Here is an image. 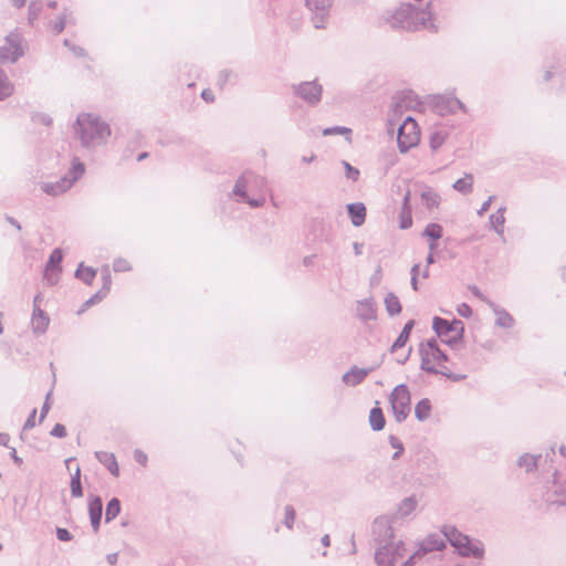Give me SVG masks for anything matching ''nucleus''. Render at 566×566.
I'll use <instances>...</instances> for the list:
<instances>
[{
  "label": "nucleus",
  "instance_id": "nucleus-1",
  "mask_svg": "<svg viewBox=\"0 0 566 566\" xmlns=\"http://www.w3.org/2000/svg\"><path fill=\"white\" fill-rule=\"evenodd\" d=\"M75 133L84 146H96L109 137L111 129L96 116L81 114L76 120Z\"/></svg>",
  "mask_w": 566,
  "mask_h": 566
},
{
  "label": "nucleus",
  "instance_id": "nucleus-2",
  "mask_svg": "<svg viewBox=\"0 0 566 566\" xmlns=\"http://www.w3.org/2000/svg\"><path fill=\"white\" fill-rule=\"evenodd\" d=\"M421 368L432 373H444L447 370V357L440 350L434 340H426L419 346Z\"/></svg>",
  "mask_w": 566,
  "mask_h": 566
},
{
  "label": "nucleus",
  "instance_id": "nucleus-3",
  "mask_svg": "<svg viewBox=\"0 0 566 566\" xmlns=\"http://www.w3.org/2000/svg\"><path fill=\"white\" fill-rule=\"evenodd\" d=\"M415 555L406 552L401 542H391L380 548L376 554V560L379 566H409Z\"/></svg>",
  "mask_w": 566,
  "mask_h": 566
},
{
  "label": "nucleus",
  "instance_id": "nucleus-4",
  "mask_svg": "<svg viewBox=\"0 0 566 566\" xmlns=\"http://www.w3.org/2000/svg\"><path fill=\"white\" fill-rule=\"evenodd\" d=\"M446 537L451 545L458 549L462 556H473L481 558L484 549L479 542L471 541L467 535L460 533L453 526H446L443 530Z\"/></svg>",
  "mask_w": 566,
  "mask_h": 566
},
{
  "label": "nucleus",
  "instance_id": "nucleus-5",
  "mask_svg": "<svg viewBox=\"0 0 566 566\" xmlns=\"http://www.w3.org/2000/svg\"><path fill=\"white\" fill-rule=\"evenodd\" d=\"M432 328L438 337L447 344H455L462 339L464 333V325L459 319H444L441 317H433Z\"/></svg>",
  "mask_w": 566,
  "mask_h": 566
},
{
  "label": "nucleus",
  "instance_id": "nucleus-6",
  "mask_svg": "<svg viewBox=\"0 0 566 566\" xmlns=\"http://www.w3.org/2000/svg\"><path fill=\"white\" fill-rule=\"evenodd\" d=\"M389 403L394 418L397 422H402L410 413L411 397L406 385L396 386L389 395Z\"/></svg>",
  "mask_w": 566,
  "mask_h": 566
},
{
  "label": "nucleus",
  "instance_id": "nucleus-7",
  "mask_svg": "<svg viewBox=\"0 0 566 566\" xmlns=\"http://www.w3.org/2000/svg\"><path fill=\"white\" fill-rule=\"evenodd\" d=\"M421 139V130L418 123L407 117L398 129V147L401 153L408 151L410 148L416 147Z\"/></svg>",
  "mask_w": 566,
  "mask_h": 566
},
{
  "label": "nucleus",
  "instance_id": "nucleus-8",
  "mask_svg": "<svg viewBox=\"0 0 566 566\" xmlns=\"http://www.w3.org/2000/svg\"><path fill=\"white\" fill-rule=\"evenodd\" d=\"M84 166L80 163L73 165L70 170L71 177H63L55 184L44 182L42 185V190L50 196H59L69 190L72 185L83 175Z\"/></svg>",
  "mask_w": 566,
  "mask_h": 566
},
{
  "label": "nucleus",
  "instance_id": "nucleus-9",
  "mask_svg": "<svg viewBox=\"0 0 566 566\" xmlns=\"http://www.w3.org/2000/svg\"><path fill=\"white\" fill-rule=\"evenodd\" d=\"M24 53L21 38L18 33H10L0 46V65L14 63Z\"/></svg>",
  "mask_w": 566,
  "mask_h": 566
},
{
  "label": "nucleus",
  "instance_id": "nucleus-10",
  "mask_svg": "<svg viewBox=\"0 0 566 566\" xmlns=\"http://www.w3.org/2000/svg\"><path fill=\"white\" fill-rule=\"evenodd\" d=\"M265 186L264 180L251 174H245L235 184L234 193L249 199L248 192H256Z\"/></svg>",
  "mask_w": 566,
  "mask_h": 566
},
{
  "label": "nucleus",
  "instance_id": "nucleus-11",
  "mask_svg": "<svg viewBox=\"0 0 566 566\" xmlns=\"http://www.w3.org/2000/svg\"><path fill=\"white\" fill-rule=\"evenodd\" d=\"M416 13V9L411 6L400 8L391 15L389 23L395 29L410 30L413 28L412 18Z\"/></svg>",
  "mask_w": 566,
  "mask_h": 566
},
{
  "label": "nucleus",
  "instance_id": "nucleus-12",
  "mask_svg": "<svg viewBox=\"0 0 566 566\" xmlns=\"http://www.w3.org/2000/svg\"><path fill=\"white\" fill-rule=\"evenodd\" d=\"M43 301L42 295H36L34 297V310L31 318L32 328L35 333H44L50 324L49 315L40 308L41 302Z\"/></svg>",
  "mask_w": 566,
  "mask_h": 566
},
{
  "label": "nucleus",
  "instance_id": "nucleus-13",
  "mask_svg": "<svg viewBox=\"0 0 566 566\" xmlns=\"http://www.w3.org/2000/svg\"><path fill=\"white\" fill-rule=\"evenodd\" d=\"M63 255L61 250L56 249L52 251L45 269V277L54 283L60 272V263L62 262Z\"/></svg>",
  "mask_w": 566,
  "mask_h": 566
},
{
  "label": "nucleus",
  "instance_id": "nucleus-14",
  "mask_svg": "<svg viewBox=\"0 0 566 566\" xmlns=\"http://www.w3.org/2000/svg\"><path fill=\"white\" fill-rule=\"evenodd\" d=\"M298 94L310 103L319 101L322 87L315 82H306L300 85Z\"/></svg>",
  "mask_w": 566,
  "mask_h": 566
},
{
  "label": "nucleus",
  "instance_id": "nucleus-15",
  "mask_svg": "<svg viewBox=\"0 0 566 566\" xmlns=\"http://www.w3.org/2000/svg\"><path fill=\"white\" fill-rule=\"evenodd\" d=\"M102 511H103V503L99 497L92 499L88 502V513L92 526L94 531H97L101 524L102 518Z\"/></svg>",
  "mask_w": 566,
  "mask_h": 566
},
{
  "label": "nucleus",
  "instance_id": "nucleus-16",
  "mask_svg": "<svg viewBox=\"0 0 566 566\" xmlns=\"http://www.w3.org/2000/svg\"><path fill=\"white\" fill-rule=\"evenodd\" d=\"M356 316L364 319H374L376 317V311L374 303L369 300L359 301L355 305Z\"/></svg>",
  "mask_w": 566,
  "mask_h": 566
},
{
  "label": "nucleus",
  "instance_id": "nucleus-17",
  "mask_svg": "<svg viewBox=\"0 0 566 566\" xmlns=\"http://www.w3.org/2000/svg\"><path fill=\"white\" fill-rule=\"evenodd\" d=\"M347 210L355 227H359L365 222L366 219V207L361 202L350 203L347 206Z\"/></svg>",
  "mask_w": 566,
  "mask_h": 566
},
{
  "label": "nucleus",
  "instance_id": "nucleus-18",
  "mask_svg": "<svg viewBox=\"0 0 566 566\" xmlns=\"http://www.w3.org/2000/svg\"><path fill=\"white\" fill-rule=\"evenodd\" d=\"M368 420L374 431H381L385 428L386 419L379 402L370 410Z\"/></svg>",
  "mask_w": 566,
  "mask_h": 566
},
{
  "label": "nucleus",
  "instance_id": "nucleus-19",
  "mask_svg": "<svg viewBox=\"0 0 566 566\" xmlns=\"http://www.w3.org/2000/svg\"><path fill=\"white\" fill-rule=\"evenodd\" d=\"M368 373L367 369L353 367L343 376V380L348 386H357L367 377Z\"/></svg>",
  "mask_w": 566,
  "mask_h": 566
},
{
  "label": "nucleus",
  "instance_id": "nucleus-20",
  "mask_svg": "<svg viewBox=\"0 0 566 566\" xmlns=\"http://www.w3.org/2000/svg\"><path fill=\"white\" fill-rule=\"evenodd\" d=\"M421 201L428 209H437L440 205V196L431 188L421 192Z\"/></svg>",
  "mask_w": 566,
  "mask_h": 566
},
{
  "label": "nucleus",
  "instance_id": "nucleus-21",
  "mask_svg": "<svg viewBox=\"0 0 566 566\" xmlns=\"http://www.w3.org/2000/svg\"><path fill=\"white\" fill-rule=\"evenodd\" d=\"M423 235L430 240V249L437 245V241L442 237V227L437 223H430L426 227Z\"/></svg>",
  "mask_w": 566,
  "mask_h": 566
},
{
  "label": "nucleus",
  "instance_id": "nucleus-22",
  "mask_svg": "<svg viewBox=\"0 0 566 566\" xmlns=\"http://www.w3.org/2000/svg\"><path fill=\"white\" fill-rule=\"evenodd\" d=\"M99 461L109 470V472L118 476L119 475V465L117 463V460L113 453L103 452L99 455Z\"/></svg>",
  "mask_w": 566,
  "mask_h": 566
},
{
  "label": "nucleus",
  "instance_id": "nucleus-23",
  "mask_svg": "<svg viewBox=\"0 0 566 566\" xmlns=\"http://www.w3.org/2000/svg\"><path fill=\"white\" fill-rule=\"evenodd\" d=\"M431 413V403L428 399L420 400L415 408V415L418 420L422 421L429 418Z\"/></svg>",
  "mask_w": 566,
  "mask_h": 566
},
{
  "label": "nucleus",
  "instance_id": "nucleus-24",
  "mask_svg": "<svg viewBox=\"0 0 566 566\" xmlns=\"http://www.w3.org/2000/svg\"><path fill=\"white\" fill-rule=\"evenodd\" d=\"M448 138V132L446 129H439L432 133L430 136V146L432 149L441 147Z\"/></svg>",
  "mask_w": 566,
  "mask_h": 566
},
{
  "label": "nucleus",
  "instance_id": "nucleus-25",
  "mask_svg": "<svg viewBox=\"0 0 566 566\" xmlns=\"http://www.w3.org/2000/svg\"><path fill=\"white\" fill-rule=\"evenodd\" d=\"M385 305L390 315L398 314L401 311L399 298L394 294H388L385 298Z\"/></svg>",
  "mask_w": 566,
  "mask_h": 566
},
{
  "label": "nucleus",
  "instance_id": "nucleus-26",
  "mask_svg": "<svg viewBox=\"0 0 566 566\" xmlns=\"http://www.w3.org/2000/svg\"><path fill=\"white\" fill-rule=\"evenodd\" d=\"M71 492L72 495L75 497L82 496V486H81V470L77 467L74 474H72L71 479Z\"/></svg>",
  "mask_w": 566,
  "mask_h": 566
},
{
  "label": "nucleus",
  "instance_id": "nucleus-27",
  "mask_svg": "<svg viewBox=\"0 0 566 566\" xmlns=\"http://www.w3.org/2000/svg\"><path fill=\"white\" fill-rule=\"evenodd\" d=\"M473 186V177L472 175H465L464 177L458 179L453 188L461 192H469L472 189Z\"/></svg>",
  "mask_w": 566,
  "mask_h": 566
},
{
  "label": "nucleus",
  "instance_id": "nucleus-28",
  "mask_svg": "<svg viewBox=\"0 0 566 566\" xmlns=\"http://www.w3.org/2000/svg\"><path fill=\"white\" fill-rule=\"evenodd\" d=\"M95 271L88 266L80 265L76 271V276L83 282L91 284L95 277Z\"/></svg>",
  "mask_w": 566,
  "mask_h": 566
},
{
  "label": "nucleus",
  "instance_id": "nucleus-29",
  "mask_svg": "<svg viewBox=\"0 0 566 566\" xmlns=\"http://www.w3.org/2000/svg\"><path fill=\"white\" fill-rule=\"evenodd\" d=\"M120 512V503L117 499H113L108 502L107 506H106V513H105V516H106V521H112L114 520Z\"/></svg>",
  "mask_w": 566,
  "mask_h": 566
},
{
  "label": "nucleus",
  "instance_id": "nucleus-30",
  "mask_svg": "<svg viewBox=\"0 0 566 566\" xmlns=\"http://www.w3.org/2000/svg\"><path fill=\"white\" fill-rule=\"evenodd\" d=\"M13 93V85L6 76H0V99L11 96Z\"/></svg>",
  "mask_w": 566,
  "mask_h": 566
},
{
  "label": "nucleus",
  "instance_id": "nucleus-31",
  "mask_svg": "<svg viewBox=\"0 0 566 566\" xmlns=\"http://www.w3.org/2000/svg\"><path fill=\"white\" fill-rule=\"evenodd\" d=\"M322 134H323V136L343 135V136H347L349 138V135L352 134V129L347 128V127L336 126V127H332V128H325Z\"/></svg>",
  "mask_w": 566,
  "mask_h": 566
},
{
  "label": "nucleus",
  "instance_id": "nucleus-32",
  "mask_svg": "<svg viewBox=\"0 0 566 566\" xmlns=\"http://www.w3.org/2000/svg\"><path fill=\"white\" fill-rule=\"evenodd\" d=\"M389 443L395 449L394 459H398L405 451L403 443L395 436L389 437Z\"/></svg>",
  "mask_w": 566,
  "mask_h": 566
},
{
  "label": "nucleus",
  "instance_id": "nucleus-33",
  "mask_svg": "<svg viewBox=\"0 0 566 566\" xmlns=\"http://www.w3.org/2000/svg\"><path fill=\"white\" fill-rule=\"evenodd\" d=\"M504 221V213L502 211H497L491 216V223L494 227V229L500 233H502V226Z\"/></svg>",
  "mask_w": 566,
  "mask_h": 566
},
{
  "label": "nucleus",
  "instance_id": "nucleus-34",
  "mask_svg": "<svg viewBox=\"0 0 566 566\" xmlns=\"http://www.w3.org/2000/svg\"><path fill=\"white\" fill-rule=\"evenodd\" d=\"M113 269L115 272H126L133 269L132 263L126 259H117L114 261Z\"/></svg>",
  "mask_w": 566,
  "mask_h": 566
},
{
  "label": "nucleus",
  "instance_id": "nucleus-35",
  "mask_svg": "<svg viewBox=\"0 0 566 566\" xmlns=\"http://www.w3.org/2000/svg\"><path fill=\"white\" fill-rule=\"evenodd\" d=\"M295 521V511L292 506H286L284 510V523L289 528H292Z\"/></svg>",
  "mask_w": 566,
  "mask_h": 566
},
{
  "label": "nucleus",
  "instance_id": "nucleus-36",
  "mask_svg": "<svg viewBox=\"0 0 566 566\" xmlns=\"http://www.w3.org/2000/svg\"><path fill=\"white\" fill-rule=\"evenodd\" d=\"M51 434L55 438H64L66 436V428L61 423H56L52 428Z\"/></svg>",
  "mask_w": 566,
  "mask_h": 566
},
{
  "label": "nucleus",
  "instance_id": "nucleus-37",
  "mask_svg": "<svg viewBox=\"0 0 566 566\" xmlns=\"http://www.w3.org/2000/svg\"><path fill=\"white\" fill-rule=\"evenodd\" d=\"M457 312L460 316L462 317H470L472 315V310L471 307L465 304V303H462L460 304L458 307H457Z\"/></svg>",
  "mask_w": 566,
  "mask_h": 566
},
{
  "label": "nucleus",
  "instance_id": "nucleus-38",
  "mask_svg": "<svg viewBox=\"0 0 566 566\" xmlns=\"http://www.w3.org/2000/svg\"><path fill=\"white\" fill-rule=\"evenodd\" d=\"M408 339H409V337L401 332L392 345V350H396V349L405 346L406 343L408 342Z\"/></svg>",
  "mask_w": 566,
  "mask_h": 566
},
{
  "label": "nucleus",
  "instance_id": "nucleus-39",
  "mask_svg": "<svg viewBox=\"0 0 566 566\" xmlns=\"http://www.w3.org/2000/svg\"><path fill=\"white\" fill-rule=\"evenodd\" d=\"M345 168H346V176L347 178L352 179V180H357L358 176H359V171L355 168H353L349 164L345 163Z\"/></svg>",
  "mask_w": 566,
  "mask_h": 566
},
{
  "label": "nucleus",
  "instance_id": "nucleus-40",
  "mask_svg": "<svg viewBox=\"0 0 566 566\" xmlns=\"http://www.w3.org/2000/svg\"><path fill=\"white\" fill-rule=\"evenodd\" d=\"M36 409H33L30 417L28 418V420L25 421V424H24V428L25 429H31L33 427H35L36 424Z\"/></svg>",
  "mask_w": 566,
  "mask_h": 566
},
{
  "label": "nucleus",
  "instance_id": "nucleus-41",
  "mask_svg": "<svg viewBox=\"0 0 566 566\" xmlns=\"http://www.w3.org/2000/svg\"><path fill=\"white\" fill-rule=\"evenodd\" d=\"M135 460L143 467L147 464V455L143 452L137 450L134 454Z\"/></svg>",
  "mask_w": 566,
  "mask_h": 566
},
{
  "label": "nucleus",
  "instance_id": "nucleus-42",
  "mask_svg": "<svg viewBox=\"0 0 566 566\" xmlns=\"http://www.w3.org/2000/svg\"><path fill=\"white\" fill-rule=\"evenodd\" d=\"M56 535H57V538L60 541H64L65 542V541H70L71 539V535H70L69 531L65 530V528H57Z\"/></svg>",
  "mask_w": 566,
  "mask_h": 566
},
{
  "label": "nucleus",
  "instance_id": "nucleus-43",
  "mask_svg": "<svg viewBox=\"0 0 566 566\" xmlns=\"http://www.w3.org/2000/svg\"><path fill=\"white\" fill-rule=\"evenodd\" d=\"M512 317H510L509 315H503V317L501 316L499 318V323L502 325V326H511L512 325Z\"/></svg>",
  "mask_w": 566,
  "mask_h": 566
},
{
  "label": "nucleus",
  "instance_id": "nucleus-44",
  "mask_svg": "<svg viewBox=\"0 0 566 566\" xmlns=\"http://www.w3.org/2000/svg\"><path fill=\"white\" fill-rule=\"evenodd\" d=\"M201 96L207 102H212L214 99L213 93L210 90H205L201 93Z\"/></svg>",
  "mask_w": 566,
  "mask_h": 566
},
{
  "label": "nucleus",
  "instance_id": "nucleus-45",
  "mask_svg": "<svg viewBox=\"0 0 566 566\" xmlns=\"http://www.w3.org/2000/svg\"><path fill=\"white\" fill-rule=\"evenodd\" d=\"M448 103L450 105V111L451 112H455L458 108L462 107L461 103L459 101H455V99H450Z\"/></svg>",
  "mask_w": 566,
  "mask_h": 566
},
{
  "label": "nucleus",
  "instance_id": "nucleus-46",
  "mask_svg": "<svg viewBox=\"0 0 566 566\" xmlns=\"http://www.w3.org/2000/svg\"><path fill=\"white\" fill-rule=\"evenodd\" d=\"M412 328H413V322H412V321H409V322L405 325V327H403V329H402L401 332H402L405 335H407L408 337H410V333H411Z\"/></svg>",
  "mask_w": 566,
  "mask_h": 566
},
{
  "label": "nucleus",
  "instance_id": "nucleus-47",
  "mask_svg": "<svg viewBox=\"0 0 566 566\" xmlns=\"http://www.w3.org/2000/svg\"><path fill=\"white\" fill-rule=\"evenodd\" d=\"M264 201H265L264 197H261L260 199H256V200H250V199H249V203H250L251 206H254V207L260 206V205H263V203H264Z\"/></svg>",
  "mask_w": 566,
  "mask_h": 566
},
{
  "label": "nucleus",
  "instance_id": "nucleus-48",
  "mask_svg": "<svg viewBox=\"0 0 566 566\" xmlns=\"http://www.w3.org/2000/svg\"><path fill=\"white\" fill-rule=\"evenodd\" d=\"M15 7H22L27 0H12Z\"/></svg>",
  "mask_w": 566,
  "mask_h": 566
},
{
  "label": "nucleus",
  "instance_id": "nucleus-49",
  "mask_svg": "<svg viewBox=\"0 0 566 566\" xmlns=\"http://www.w3.org/2000/svg\"><path fill=\"white\" fill-rule=\"evenodd\" d=\"M146 156H147L146 154H143V155H140V156L138 157V159L140 160V159L145 158Z\"/></svg>",
  "mask_w": 566,
  "mask_h": 566
},
{
  "label": "nucleus",
  "instance_id": "nucleus-50",
  "mask_svg": "<svg viewBox=\"0 0 566 566\" xmlns=\"http://www.w3.org/2000/svg\"><path fill=\"white\" fill-rule=\"evenodd\" d=\"M324 543L327 545L328 544V536H325L324 538Z\"/></svg>",
  "mask_w": 566,
  "mask_h": 566
},
{
  "label": "nucleus",
  "instance_id": "nucleus-51",
  "mask_svg": "<svg viewBox=\"0 0 566 566\" xmlns=\"http://www.w3.org/2000/svg\"><path fill=\"white\" fill-rule=\"evenodd\" d=\"M409 224H410V221L408 222V224H403L402 227L403 228H408Z\"/></svg>",
  "mask_w": 566,
  "mask_h": 566
},
{
  "label": "nucleus",
  "instance_id": "nucleus-52",
  "mask_svg": "<svg viewBox=\"0 0 566 566\" xmlns=\"http://www.w3.org/2000/svg\"><path fill=\"white\" fill-rule=\"evenodd\" d=\"M2 548V545L0 544V549Z\"/></svg>",
  "mask_w": 566,
  "mask_h": 566
}]
</instances>
